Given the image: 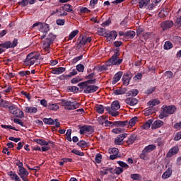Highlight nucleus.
Masks as SVG:
<instances>
[{"label":"nucleus","instance_id":"f257e3e1","mask_svg":"<svg viewBox=\"0 0 181 181\" xmlns=\"http://www.w3.org/2000/svg\"><path fill=\"white\" fill-rule=\"evenodd\" d=\"M97 83V79L93 80H88L84 82H81L78 84V87H80L82 90H83V93L85 94H91L93 93H95L99 88L98 86L95 85H88V84H95Z\"/></svg>","mask_w":181,"mask_h":181},{"label":"nucleus","instance_id":"f03ea898","mask_svg":"<svg viewBox=\"0 0 181 181\" xmlns=\"http://www.w3.org/2000/svg\"><path fill=\"white\" fill-rule=\"evenodd\" d=\"M119 57V48H117L115 50V54L110 57V59L106 62V66H119L122 63V59H118Z\"/></svg>","mask_w":181,"mask_h":181},{"label":"nucleus","instance_id":"7ed1b4c3","mask_svg":"<svg viewBox=\"0 0 181 181\" xmlns=\"http://www.w3.org/2000/svg\"><path fill=\"white\" fill-rule=\"evenodd\" d=\"M176 110L177 108L175 105H163L161 108V113L159 115L160 119H163V118L169 117V115L172 114H175V112H176Z\"/></svg>","mask_w":181,"mask_h":181},{"label":"nucleus","instance_id":"20e7f679","mask_svg":"<svg viewBox=\"0 0 181 181\" xmlns=\"http://www.w3.org/2000/svg\"><path fill=\"white\" fill-rule=\"evenodd\" d=\"M61 105H62V107H64V110L73 111V110H77V108L80 107V103L77 102L69 101L66 99H62L61 101Z\"/></svg>","mask_w":181,"mask_h":181},{"label":"nucleus","instance_id":"39448f33","mask_svg":"<svg viewBox=\"0 0 181 181\" xmlns=\"http://www.w3.org/2000/svg\"><path fill=\"white\" fill-rule=\"evenodd\" d=\"M40 57V54H35V52H30L27 55L26 59L24 60L25 66H33L35 63L37 62Z\"/></svg>","mask_w":181,"mask_h":181},{"label":"nucleus","instance_id":"423d86ee","mask_svg":"<svg viewBox=\"0 0 181 181\" xmlns=\"http://www.w3.org/2000/svg\"><path fill=\"white\" fill-rule=\"evenodd\" d=\"M8 111L10 114H12V115H14L16 118H23L25 117V113H23V111H22L18 107H16V105L11 104L8 107Z\"/></svg>","mask_w":181,"mask_h":181},{"label":"nucleus","instance_id":"0eeeda50","mask_svg":"<svg viewBox=\"0 0 181 181\" xmlns=\"http://www.w3.org/2000/svg\"><path fill=\"white\" fill-rule=\"evenodd\" d=\"M54 39H56V35H53V33H49L47 37L43 41V47L46 52L50 50V45L54 42Z\"/></svg>","mask_w":181,"mask_h":181},{"label":"nucleus","instance_id":"6e6552de","mask_svg":"<svg viewBox=\"0 0 181 181\" xmlns=\"http://www.w3.org/2000/svg\"><path fill=\"white\" fill-rule=\"evenodd\" d=\"M155 149H156V145L155 144H149L148 146H146L139 156L140 159H143V160H146L147 153L155 151Z\"/></svg>","mask_w":181,"mask_h":181},{"label":"nucleus","instance_id":"1a4fd4ad","mask_svg":"<svg viewBox=\"0 0 181 181\" xmlns=\"http://www.w3.org/2000/svg\"><path fill=\"white\" fill-rule=\"evenodd\" d=\"M93 132H94V129L91 126L83 125L79 127V134L81 135H84V134H88V135H91V134H93Z\"/></svg>","mask_w":181,"mask_h":181},{"label":"nucleus","instance_id":"9d476101","mask_svg":"<svg viewBox=\"0 0 181 181\" xmlns=\"http://www.w3.org/2000/svg\"><path fill=\"white\" fill-rule=\"evenodd\" d=\"M103 36L106 37L107 40H115L118 33L115 30L105 32Z\"/></svg>","mask_w":181,"mask_h":181},{"label":"nucleus","instance_id":"9b49d317","mask_svg":"<svg viewBox=\"0 0 181 181\" xmlns=\"http://www.w3.org/2000/svg\"><path fill=\"white\" fill-rule=\"evenodd\" d=\"M18 175L20 176L21 179L23 181H29L28 176H29V172L26 168H21L18 170Z\"/></svg>","mask_w":181,"mask_h":181},{"label":"nucleus","instance_id":"f8f14e48","mask_svg":"<svg viewBox=\"0 0 181 181\" xmlns=\"http://www.w3.org/2000/svg\"><path fill=\"white\" fill-rule=\"evenodd\" d=\"M173 25H175L173 21H165L161 22L160 27H161L162 30L163 32H165V30H168V29H170V28H172L173 26Z\"/></svg>","mask_w":181,"mask_h":181},{"label":"nucleus","instance_id":"ddd939ff","mask_svg":"<svg viewBox=\"0 0 181 181\" xmlns=\"http://www.w3.org/2000/svg\"><path fill=\"white\" fill-rule=\"evenodd\" d=\"M108 152L110 154V160H114L117 159V158H119V156H118V153L119 152L118 148H110L108 150Z\"/></svg>","mask_w":181,"mask_h":181},{"label":"nucleus","instance_id":"4468645a","mask_svg":"<svg viewBox=\"0 0 181 181\" xmlns=\"http://www.w3.org/2000/svg\"><path fill=\"white\" fill-rule=\"evenodd\" d=\"M131 78H132V74L129 72L125 73L122 78L123 85L125 86H129V81H131Z\"/></svg>","mask_w":181,"mask_h":181},{"label":"nucleus","instance_id":"2eb2a0df","mask_svg":"<svg viewBox=\"0 0 181 181\" xmlns=\"http://www.w3.org/2000/svg\"><path fill=\"white\" fill-rule=\"evenodd\" d=\"M142 35H143V37H144L145 40H149V42H153V39L156 37V35L151 32L143 33Z\"/></svg>","mask_w":181,"mask_h":181},{"label":"nucleus","instance_id":"dca6fc26","mask_svg":"<svg viewBox=\"0 0 181 181\" xmlns=\"http://www.w3.org/2000/svg\"><path fill=\"white\" fill-rule=\"evenodd\" d=\"M124 101L126 104H127L128 105H131L132 107H134V105H136V104H138L139 103L138 99L133 97L127 98L125 99Z\"/></svg>","mask_w":181,"mask_h":181},{"label":"nucleus","instance_id":"f3484780","mask_svg":"<svg viewBox=\"0 0 181 181\" xmlns=\"http://www.w3.org/2000/svg\"><path fill=\"white\" fill-rule=\"evenodd\" d=\"M177 152H179V147L174 146L169 150L166 156H167V158H172V156H175V155H176V153H177Z\"/></svg>","mask_w":181,"mask_h":181},{"label":"nucleus","instance_id":"a211bd4d","mask_svg":"<svg viewBox=\"0 0 181 181\" xmlns=\"http://www.w3.org/2000/svg\"><path fill=\"white\" fill-rule=\"evenodd\" d=\"M74 76H77V71L76 69H73L69 75H62L59 76V80H67V78H71Z\"/></svg>","mask_w":181,"mask_h":181},{"label":"nucleus","instance_id":"6ab92c4d","mask_svg":"<svg viewBox=\"0 0 181 181\" xmlns=\"http://www.w3.org/2000/svg\"><path fill=\"white\" fill-rule=\"evenodd\" d=\"M122 74H124L122 71H119L117 74H115L112 78V84H117V83H118L121 80Z\"/></svg>","mask_w":181,"mask_h":181},{"label":"nucleus","instance_id":"aec40b11","mask_svg":"<svg viewBox=\"0 0 181 181\" xmlns=\"http://www.w3.org/2000/svg\"><path fill=\"white\" fill-rule=\"evenodd\" d=\"M24 111L26 114H36L37 112V107L27 106L24 108Z\"/></svg>","mask_w":181,"mask_h":181},{"label":"nucleus","instance_id":"412c9836","mask_svg":"<svg viewBox=\"0 0 181 181\" xmlns=\"http://www.w3.org/2000/svg\"><path fill=\"white\" fill-rule=\"evenodd\" d=\"M111 107L113 112H118V110L121 108V105H119V102L118 100H115L112 103Z\"/></svg>","mask_w":181,"mask_h":181},{"label":"nucleus","instance_id":"4be33fe9","mask_svg":"<svg viewBox=\"0 0 181 181\" xmlns=\"http://www.w3.org/2000/svg\"><path fill=\"white\" fill-rule=\"evenodd\" d=\"M65 71H66V68H64V67H58V68L53 69L51 71V74L59 75V74H62V73H64Z\"/></svg>","mask_w":181,"mask_h":181},{"label":"nucleus","instance_id":"5701e85b","mask_svg":"<svg viewBox=\"0 0 181 181\" xmlns=\"http://www.w3.org/2000/svg\"><path fill=\"white\" fill-rule=\"evenodd\" d=\"M59 108V105H57L56 103H49L47 106V109L50 111H57Z\"/></svg>","mask_w":181,"mask_h":181},{"label":"nucleus","instance_id":"b1692460","mask_svg":"<svg viewBox=\"0 0 181 181\" xmlns=\"http://www.w3.org/2000/svg\"><path fill=\"white\" fill-rule=\"evenodd\" d=\"M163 122L161 120H156L151 126L152 129H158L160 127H163Z\"/></svg>","mask_w":181,"mask_h":181},{"label":"nucleus","instance_id":"393cba45","mask_svg":"<svg viewBox=\"0 0 181 181\" xmlns=\"http://www.w3.org/2000/svg\"><path fill=\"white\" fill-rule=\"evenodd\" d=\"M172 176V168H168L162 175V179H169Z\"/></svg>","mask_w":181,"mask_h":181},{"label":"nucleus","instance_id":"a878e982","mask_svg":"<svg viewBox=\"0 0 181 181\" xmlns=\"http://www.w3.org/2000/svg\"><path fill=\"white\" fill-rule=\"evenodd\" d=\"M149 2H151V0H140V2H139V8H140V9L146 8L149 4Z\"/></svg>","mask_w":181,"mask_h":181},{"label":"nucleus","instance_id":"bb28decb","mask_svg":"<svg viewBox=\"0 0 181 181\" xmlns=\"http://www.w3.org/2000/svg\"><path fill=\"white\" fill-rule=\"evenodd\" d=\"M128 120L113 122V127H127Z\"/></svg>","mask_w":181,"mask_h":181},{"label":"nucleus","instance_id":"cd10ccee","mask_svg":"<svg viewBox=\"0 0 181 181\" xmlns=\"http://www.w3.org/2000/svg\"><path fill=\"white\" fill-rule=\"evenodd\" d=\"M12 103H9L8 100H4V99L0 100V107L3 108H8L9 110V107Z\"/></svg>","mask_w":181,"mask_h":181},{"label":"nucleus","instance_id":"c85d7f7f","mask_svg":"<svg viewBox=\"0 0 181 181\" xmlns=\"http://www.w3.org/2000/svg\"><path fill=\"white\" fill-rule=\"evenodd\" d=\"M33 141L36 142V144H38V145H41V146H48L47 141L42 139H34Z\"/></svg>","mask_w":181,"mask_h":181},{"label":"nucleus","instance_id":"c756f323","mask_svg":"<svg viewBox=\"0 0 181 181\" xmlns=\"http://www.w3.org/2000/svg\"><path fill=\"white\" fill-rule=\"evenodd\" d=\"M159 104H160V101H159V100L153 99L148 102L147 105L148 107H152V108H153L155 105H159Z\"/></svg>","mask_w":181,"mask_h":181},{"label":"nucleus","instance_id":"7c9ffc66","mask_svg":"<svg viewBox=\"0 0 181 181\" xmlns=\"http://www.w3.org/2000/svg\"><path fill=\"white\" fill-rule=\"evenodd\" d=\"M103 170H100V173L102 175H107L108 172L112 175L113 171H112V168L110 167H103L102 168Z\"/></svg>","mask_w":181,"mask_h":181},{"label":"nucleus","instance_id":"2f4dec72","mask_svg":"<svg viewBox=\"0 0 181 181\" xmlns=\"http://www.w3.org/2000/svg\"><path fill=\"white\" fill-rule=\"evenodd\" d=\"M62 8H64V11L69 12V13H73V12H74V11H73V6L69 4H64Z\"/></svg>","mask_w":181,"mask_h":181},{"label":"nucleus","instance_id":"473e14b6","mask_svg":"<svg viewBox=\"0 0 181 181\" xmlns=\"http://www.w3.org/2000/svg\"><path fill=\"white\" fill-rule=\"evenodd\" d=\"M153 122V120L152 119H148L147 122H145L141 126V128L143 129H149L151 128V125H152V123Z\"/></svg>","mask_w":181,"mask_h":181},{"label":"nucleus","instance_id":"72a5a7b5","mask_svg":"<svg viewBox=\"0 0 181 181\" xmlns=\"http://www.w3.org/2000/svg\"><path fill=\"white\" fill-rule=\"evenodd\" d=\"M112 175H121L124 173V168L121 167H116V168H112Z\"/></svg>","mask_w":181,"mask_h":181},{"label":"nucleus","instance_id":"f704fd0d","mask_svg":"<svg viewBox=\"0 0 181 181\" xmlns=\"http://www.w3.org/2000/svg\"><path fill=\"white\" fill-rule=\"evenodd\" d=\"M105 110H106L107 112H109V114H110V115H112V117H117V115H119V112H113L112 107H110V106L106 107Z\"/></svg>","mask_w":181,"mask_h":181},{"label":"nucleus","instance_id":"c9c22d12","mask_svg":"<svg viewBox=\"0 0 181 181\" xmlns=\"http://www.w3.org/2000/svg\"><path fill=\"white\" fill-rule=\"evenodd\" d=\"M153 112H155V109H153V107L149 106V107L148 109L145 110L144 115H146V117H149V115H152V114H153Z\"/></svg>","mask_w":181,"mask_h":181},{"label":"nucleus","instance_id":"e433bc0d","mask_svg":"<svg viewBox=\"0 0 181 181\" xmlns=\"http://www.w3.org/2000/svg\"><path fill=\"white\" fill-rule=\"evenodd\" d=\"M42 121L45 125H54V120L52 118H44Z\"/></svg>","mask_w":181,"mask_h":181},{"label":"nucleus","instance_id":"4c0bfd02","mask_svg":"<svg viewBox=\"0 0 181 181\" xmlns=\"http://www.w3.org/2000/svg\"><path fill=\"white\" fill-rule=\"evenodd\" d=\"M41 32H44L45 35H47V32L50 30L49 28V25L47 24H43L40 25V30Z\"/></svg>","mask_w":181,"mask_h":181},{"label":"nucleus","instance_id":"58836bf2","mask_svg":"<svg viewBox=\"0 0 181 181\" xmlns=\"http://www.w3.org/2000/svg\"><path fill=\"white\" fill-rule=\"evenodd\" d=\"M136 139V135L131 134L130 136L128 138V140L127 141V144L128 145H132V144L135 142Z\"/></svg>","mask_w":181,"mask_h":181},{"label":"nucleus","instance_id":"ea45409f","mask_svg":"<svg viewBox=\"0 0 181 181\" xmlns=\"http://www.w3.org/2000/svg\"><path fill=\"white\" fill-rule=\"evenodd\" d=\"M125 93H127V88L116 89L113 91V93L115 94V95H121L122 94H125Z\"/></svg>","mask_w":181,"mask_h":181},{"label":"nucleus","instance_id":"a19ab883","mask_svg":"<svg viewBox=\"0 0 181 181\" xmlns=\"http://www.w3.org/2000/svg\"><path fill=\"white\" fill-rule=\"evenodd\" d=\"M135 31L129 30L125 33V37H129V39H134L135 37Z\"/></svg>","mask_w":181,"mask_h":181},{"label":"nucleus","instance_id":"79ce46f5","mask_svg":"<svg viewBox=\"0 0 181 181\" xmlns=\"http://www.w3.org/2000/svg\"><path fill=\"white\" fill-rule=\"evenodd\" d=\"M173 47V44L170 41H166L163 45L164 50H170Z\"/></svg>","mask_w":181,"mask_h":181},{"label":"nucleus","instance_id":"37998d69","mask_svg":"<svg viewBox=\"0 0 181 181\" xmlns=\"http://www.w3.org/2000/svg\"><path fill=\"white\" fill-rule=\"evenodd\" d=\"M0 47L2 49H11V41H6L0 44Z\"/></svg>","mask_w":181,"mask_h":181},{"label":"nucleus","instance_id":"c03bdc74","mask_svg":"<svg viewBox=\"0 0 181 181\" xmlns=\"http://www.w3.org/2000/svg\"><path fill=\"white\" fill-rule=\"evenodd\" d=\"M77 35H78V30H75L72 31L68 37V40H73V39H74V37H76Z\"/></svg>","mask_w":181,"mask_h":181},{"label":"nucleus","instance_id":"a18cd8bd","mask_svg":"<svg viewBox=\"0 0 181 181\" xmlns=\"http://www.w3.org/2000/svg\"><path fill=\"white\" fill-rule=\"evenodd\" d=\"M137 119H138V117H136L132 118L129 121H127V125H128V127H134V125L136 124Z\"/></svg>","mask_w":181,"mask_h":181},{"label":"nucleus","instance_id":"49530a36","mask_svg":"<svg viewBox=\"0 0 181 181\" xmlns=\"http://www.w3.org/2000/svg\"><path fill=\"white\" fill-rule=\"evenodd\" d=\"M95 110L98 114H104V106L103 105H97Z\"/></svg>","mask_w":181,"mask_h":181},{"label":"nucleus","instance_id":"de8ad7c7","mask_svg":"<svg viewBox=\"0 0 181 181\" xmlns=\"http://www.w3.org/2000/svg\"><path fill=\"white\" fill-rule=\"evenodd\" d=\"M102 160H103V155H101V153L96 154L95 157V163H98V164L101 163Z\"/></svg>","mask_w":181,"mask_h":181},{"label":"nucleus","instance_id":"09e8293b","mask_svg":"<svg viewBox=\"0 0 181 181\" xmlns=\"http://www.w3.org/2000/svg\"><path fill=\"white\" fill-rule=\"evenodd\" d=\"M107 118H108V117L102 116L98 118V121L100 125H104V124H105V119H107Z\"/></svg>","mask_w":181,"mask_h":181},{"label":"nucleus","instance_id":"8fccbe9b","mask_svg":"<svg viewBox=\"0 0 181 181\" xmlns=\"http://www.w3.org/2000/svg\"><path fill=\"white\" fill-rule=\"evenodd\" d=\"M117 163L120 168H124V169H128L129 168V165L124 163V161H117Z\"/></svg>","mask_w":181,"mask_h":181},{"label":"nucleus","instance_id":"3c124183","mask_svg":"<svg viewBox=\"0 0 181 181\" xmlns=\"http://www.w3.org/2000/svg\"><path fill=\"white\" fill-rule=\"evenodd\" d=\"M21 77H25V76H30V71H21L18 72Z\"/></svg>","mask_w":181,"mask_h":181},{"label":"nucleus","instance_id":"603ef678","mask_svg":"<svg viewBox=\"0 0 181 181\" xmlns=\"http://www.w3.org/2000/svg\"><path fill=\"white\" fill-rule=\"evenodd\" d=\"M1 128H4V129H13V131H18V129L11 125H5L1 124Z\"/></svg>","mask_w":181,"mask_h":181},{"label":"nucleus","instance_id":"864d4df0","mask_svg":"<svg viewBox=\"0 0 181 181\" xmlns=\"http://www.w3.org/2000/svg\"><path fill=\"white\" fill-rule=\"evenodd\" d=\"M76 70L78 73H83L84 72V65L79 64L76 65Z\"/></svg>","mask_w":181,"mask_h":181},{"label":"nucleus","instance_id":"5fc2aeb1","mask_svg":"<svg viewBox=\"0 0 181 181\" xmlns=\"http://www.w3.org/2000/svg\"><path fill=\"white\" fill-rule=\"evenodd\" d=\"M130 177L133 179V180H141V175L139 174H132Z\"/></svg>","mask_w":181,"mask_h":181},{"label":"nucleus","instance_id":"6e6d98bb","mask_svg":"<svg viewBox=\"0 0 181 181\" xmlns=\"http://www.w3.org/2000/svg\"><path fill=\"white\" fill-rule=\"evenodd\" d=\"M71 152V153H74L75 155H78V156H84V153L78 150L73 149Z\"/></svg>","mask_w":181,"mask_h":181},{"label":"nucleus","instance_id":"4d7b16f0","mask_svg":"<svg viewBox=\"0 0 181 181\" xmlns=\"http://www.w3.org/2000/svg\"><path fill=\"white\" fill-rule=\"evenodd\" d=\"M7 175H8V176L10 177L11 180H13V179H15V177H16L18 175V174H16V173H15V171H9L7 173Z\"/></svg>","mask_w":181,"mask_h":181},{"label":"nucleus","instance_id":"13d9d810","mask_svg":"<svg viewBox=\"0 0 181 181\" xmlns=\"http://www.w3.org/2000/svg\"><path fill=\"white\" fill-rule=\"evenodd\" d=\"M180 139H181V132H178L174 135L173 141H180Z\"/></svg>","mask_w":181,"mask_h":181},{"label":"nucleus","instance_id":"bf43d9fd","mask_svg":"<svg viewBox=\"0 0 181 181\" xmlns=\"http://www.w3.org/2000/svg\"><path fill=\"white\" fill-rule=\"evenodd\" d=\"M164 74L167 78H173L174 77L173 72H172V71H167Z\"/></svg>","mask_w":181,"mask_h":181},{"label":"nucleus","instance_id":"052dcab7","mask_svg":"<svg viewBox=\"0 0 181 181\" xmlns=\"http://www.w3.org/2000/svg\"><path fill=\"white\" fill-rule=\"evenodd\" d=\"M155 90H156V87L148 88L147 90H145L144 93L145 94H147L148 95H149V94H152V93H153Z\"/></svg>","mask_w":181,"mask_h":181},{"label":"nucleus","instance_id":"680f3d73","mask_svg":"<svg viewBox=\"0 0 181 181\" xmlns=\"http://www.w3.org/2000/svg\"><path fill=\"white\" fill-rule=\"evenodd\" d=\"M10 46L11 49H13L18 46V39L14 38L13 42H10Z\"/></svg>","mask_w":181,"mask_h":181},{"label":"nucleus","instance_id":"e2e57ef3","mask_svg":"<svg viewBox=\"0 0 181 181\" xmlns=\"http://www.w3.org/2000/svg\"><path fill=\"white\" fill-rule=\"evenodd\" d=\"M78 146L80 148H86L87 146V142H86L83 140L80 141L79 142L77 143Z\"/></svg>","mask_w":181,"mask_h":181},{"label":"nucleus","instance_id":"0e129e2a","mask_svg":"<svg viewBox=\"0 0 181 181\" xmlns=\"http://www.w3.org/2000/svg\"><path fill=\"white\" fill-rule=\"evenodd\" d=\"M80 12L81 13H90L91 11L88 9L87 7H81Z\"/></svg>","mask_w":181,"mask_h":181},{"label":"nucleus","instance_id":"69168bd1","mask_svg":"<svg viewBox=\"0 0 181 181\" xmlns=\"http://www.w3.org/2000/svg\"><path fill=\"white\" fill-rule=\"evenodd\" d=\"M13 122L15 124H18V125H21V127H25V123H23L21 119L16 118L13 119Z\"/></svg>","mask_w":181,"mask_h":181},{"label":"nucleus","instance_id":"338daca9","mask_svg":"<svg viewBox=\"0 0 181 181\" xmlns=\"http://www.w3.org/2000/svg\"><path fill=\"white\" fill-rule=\"evenodd\" d=\"M124 141V139H122L119 136H118L115 139V145H121V142Z\"/></svg>","mask_w":181,"mask_h":181},{"label":"nucleus","instance_id":"774afa93","mask_svg":"<svg viewBox=\"0 0 181 181\" xmlns=\"http://www.w3.org/2000/svg\"><path fill=\"white\" fill-rule=\"evenodd\" d=\"M68 90L72 93H77L78 91V88L77 86H69Z\"/></svg>","mask_w":181,"mask_h":181}]
</instances>
